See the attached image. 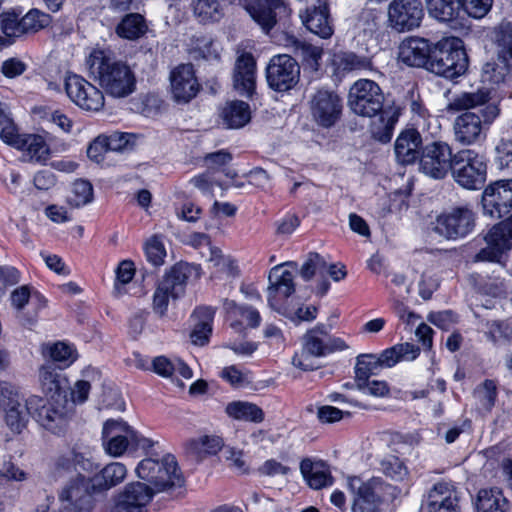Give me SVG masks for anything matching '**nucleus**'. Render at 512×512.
Listing matches in <instances>:
<instances>
[{
  "mask_svg": "<svg viewBox=\"0 0 512 512\" xmlns=\"http://www.w3.org/2000/svg\"><path fill=\"white\" fill-rule=\"evenodd\" d=\"M23 146L21 150H26L31 159L36 161L45 160L48 155V146L40 135L26 134L23 138Z\"/></svg>",
  "mask_w": 512,
  "mask_h": 512,
  "instance_id": "obj_52",
  "label": "nucleus"
},
{
  "mask_svg": "<svg viewBox=\"0 0 512 512\" xmlns=\"http://www.w3.org/2000/svg\"><path fill=\"white\" fill-rule=\"evenodd\" d=\"M384 94L380 86L369 79L356 81L348 93V106L359 116L374 117L379 115L378 122L371 125L373 137L387 143L391 140L398 115L389 110H383Z\"/></svg>",
  "mask_w": 512,
  "mask_h": 512,
  "instance_id": "obj_1",
  "label": "nucleus"
},
{
  "mask_svg": "<svg viewBox=\"0 0 512 512\" xmlns=\"http://www.w3.org/2000/svg\"><path fill=\"white\" fill-rule=\"evenodd\" d=\"M144 249L147 260L151 264L159 266L164 263L166 250L163 241L159 236H152L150 239H148L145 243Z\"/></svg>",
  "mask_w": 512,
  "mask_h": 512,
  "instance_id": "obj_55",
  "label": "nucleus"
},
{
  "mask_svg": "<svg viewBox=\"0 0 512 512\" xmlns=\"http://www.w3.org/2000/svg\"><path fill=\"white\" fill-rule=\"evenodd\" d=\"M41 403V398L31 396L28 399L20 397L18 394L7 398L3 405L4 420L8 428L16 434L22 432L26 427L29 416L35 412V405Z\"/></svg>",
  "mask_w": 512,
  "mask_h": 512,
  "instance_id": "obj_19",
  "label": "nucleus"
},
{
  "mask_svg": "<svg viewBox=\"0 0 512 512\" xmlns=\"http://www.w3.org/2000/svg\"><path fill=\"white\" fill-rule=\"evenodd\" d=\"M476 219L470 205L453 207L437 217L435 231L446 239L464 238L474 230Z\"/></svg>",
  "mask_w": 512,
  "mask_h": 512,
  "instance_id": "obj_10",
  "label": "nucleus"
},
{
  "mask_svg": "<svg viewBox=\"0 0 512 512\" xmlns=\"http://www.w3.org/2000/svg\"><path fill=\"white\" fill-rule=\"evenodd\" d=\"M346 484L352 495V512H380L381 504L397 493V488L381 477L364 480L360 476H348Z\"/></svg>",
  "mask_w": 512,
  "mask_h": 512,
  "instance_id": "obj_3",
  "label": "nucleus"
},
{
  "mask_svg": "<svg viewBox=\"0 0 512 512\" xmlns=\"http://www.w3.org/2000/svg\"><path fill=\"white\" fill-rule=\"evenodd\" d=\"M170 91L177 103H188L199 92L200 84L192 64H180L170 72Z\"/></svg>",
  "mask_w": 512,
  "mask_h": 512,
  "instance_id": "obj_21",
  "label": "nucleus"
},
{
  "mask_svg": "<svg viewBox=\"0 0 512 512\" xmlns=\"http://www.w3.org/2000/svg\"><path fill=\"white\" fill-rule=\"evenodd\" d=\"M433 49L428 40L419 37H408L401 42L398 48V59L411 67L428 68Z\"/></svg>",
  "mask_w": 512,
  "mask_h": 512,
  "instance_id": "obj_24",
  "label": "nucleus"
},
{
  "mask_svg": "<svg viewBox=\"0 0 512 512\" xmlns=\"http://www.w3.org/2000/svg\"><path fill=\"white\" fill-rule=\"evenodd\" d=\"M57 465L66 469H69L71 466H74L75 469L80 467L83 470H89L92 466V463L84 457L83 454L71 451L67 457H61L58 459Z\"/></svg>",
  "mask_w": 512,
  "mask_h": 512,
  "instance_id": "obj_63",
  "label": "nucleus"
},
{
  "mask_svg": "<svg viewBox=\"0 0 512 512\" xmlns=\"http://www.w3.org/2000/svg\"><path fill=\"white\" fill-rule=\"evenodd\" d=\"M45 350L54 362L60 363L63 367L70 366L78 358L75 347L61 341L47 345Z\"/></svg>",
  "mask_w": 512,
  "mask_h": 512,
  "instance_id": "obj_45",
  "label": "nucleus"
},
{
  "mask_svg": "<svg viewBox=\"0 0 512 512\" xmlns=\"http://www.w3.org/2000/svg\"><path fill=\"white\" fill-rule=\"evenodd\" d=\"M189 53L194 59H218L219 55L214 48L213 41L210 37L200 35L194 36L190 40Z\"/></svg>",
  "mask_w": 512,
  "mask_h": 512,
  "instance_id": "obj_47",
  "label": "nucleus"
},
{
  "mask_svg": "<svg viewBox=\"0 0 512 512\" xmlns=\"http://www.w3.org/2000/svg\"><path fill=\"white\" fill-rule=\"evenodd\" d=\"M151 370L163 378H172L176 373L185 379H190L192 370L180 359H170L157 356L151 362Z\"/></svg>",
  "mask_w": 512,
  "mask_h": 512,
  "instance_id": "obj_36",
  "label": "nucleus"
},
{
  "mask_svg": "<svg viewBox=\"0 0 512 512\" xmlns=\"http://www.w3.org/2000/svg\"><path fill=\"white\" fill-rule=\"evenodd\" d=\"M103 138L109 151L124 150L135 142V136L133 134L118 131L104 135Z\"/></svg>",
  "mask_w": 512,
  "mask_h": 512,
  "instance_id": "obj_59",
  "label": "nucleus"
},
{
  "mask_svg": "<svg viewBox=\"0 0 512 512\" xmlns=\"http://www.w3.org/2000/svg\"><path fill=\"white\" fill-rule=\"evenodd\" d=\"M343 102L334 91L318 89L309 99L312 121L319 127L329 129L336 125L342 116Z\"/></svg>",
  "mask_w": 512,
  "mask_h": 512,
  "instance_id": "obj_11",
  "label": "nucleus"
},
{
  "mask_svg": "<svg viewBox=\"0 0 512 512\" xmlns=\"http://www.w3.org/2000/svg\"><path fill=\"white\" fill-rule=\"evenodd\" d=\"M214 315L215 310L212 307L201 306L195 309L193 313L195 325L190 335L195 345L203 346L208 343Z\"/></svg>",
  "mask_w": 512,
  "mask_h": 512,
  "instance_id": "obj_31",
  "label": "nucleus"
},
{
  "mask_svg": "<svg viewBox=\"0 0 512 512\" xmlns=\"http://www.w3.org/2000/svg\"><path fill=\"white\" fill-rule=\"evenodd\" d=\"M428 13L431 17L449 22L454 20L459 12V0H426Z\"/></svg>",
  "mask_w": 512,
  "mask_h": 512,
  "instance_id": "obj_44",
  "label": "nucleus"
},
{
  "mask_svg": "<svg viewBox=\"0 0 512 512\" xmlns=\"http://www.w3.org/2000/svg\"><path fill=\"white\" fill-rule=\"evenodd\" d=\"M220 116L227 128L238 129L250 121V106L241 100L230 101L222 108Z\"/></svg>",
  "mask_w": 512,
  "mask_h": 512,
  "instance_id": "obj_32",
  "label": "nucleus"
},
{
  "mask_svg": "<svg viewBox=\"0 0 512 512\" xmlns=\"http://www.w3.org/2000/svg\"><path fill=\"white\" fill-rule=\"evenodd\" d=\"M0 479L5 481H24L27 479V473L10 459L4 460L0 466Z\"/></svg>",
  "mask_w": 512,
  "mask_h": 512,
  "instance_id": "obj_62",
  "label": "nucleus"
},
{
  "mask_svg": "<svg viewBox=\"0 0 512 512\" xmlns=\"http://www.w3.org/2000/svg\"><path fill=\"white\" fill-rule=\"evenodd\" d=\"M495 152L498 167L512 173V140L501 139L495 147Z\"/></svg>",
  "mask_w": 512,
  "mask_h": 512,
  "instance_id": "obj_56",
  "label": "nucleus"
},
{
  "mask_svg": "<svg viewBox=\"0 0 512 512\" xmlns=\"http://www.w3.org/2000/svg\"><path fill=\"white\" fill-rule=\"evenodd\" d=\"M478 512H507L509 502L498 488L481 489L477 495Z\"/></svg>",
  "mask_w": 512,
  "mask_h": 512,
  "instance_id": "obj_35",
  "label": "nucleus"
},
{
  "mask_svg": "<svg viewBox=\"0 0 512 512\" xmlns=\"http://www.w3.org/2000/svg\"><path fill=\"white\" fill-rule=\"evenodd\" d=\"M192 270L193 267L188 263H177L164 274L159 285L170 292L172 299H178L185 293Z\"/></svg>",
  "mask_w": 512,
  "mask_h": 512,
  "instance_id": "obj_28",
  "label": "nucleus"
},
{
  "mask_svg": "<svg viewBox=\"0 0 512 512\" xmlns=\"http://www.w3.org/2000/svg\"><path fill=\"white\" fill-rule=\"evenodd\" d=\"M300 472L307 485L314 490L329 487L333 484L329 466L323 460L304 458L300 462Z\"/></svg>",
  "mask_w": 512,
  "mask_h": 512,
  "instance_id": "obj_26",
  "label": "nucleus"
},
{
  "mask_svg": "<svg viewBox=\"0 0 512 512\" xmlns=\"http://www.w3.org/2000/svg\"><path fill=\"white\" fill-rule=\"evenodd\" d=\"M138 440V433L123 420L109 419L103 425L102 445L112 457L122 456Z\"/></svg>",
  "mask_w": 512,
  "mask_h": 512,
  "instance_id": "obj_14",
  "label": "nucleus"
},
{
  "mask_svg": "<svg viewBox=\"0 0 512 512\" xmlns=\"http://www.w3.org/2000/svg\"><path fill=\"white\" fill-rule=\"evenodd\" d=\"M476 395L479 398L482 407L487 411H491L495 405L497 397V385L495 381L490 379L485 380L476 390Z\"/></svg>",
  "mask_w": 512,
  "mask_h": 512,
  "instance_id": "obj_57",
  "label": "nucleus"
},
{
  "mask_svg": "<svg viewBox=\"0 0 512 512\" xmlns=\"http://www.w3.org/2000/svg\"><path fill=\"white\" fill-rule=\"evenodd\" d=\"M486 244L499 248L503 254L512 248V219L495 224L485 236Z\"/></svg>",
  "mask_w": 512,
  "mask_h": 512,
  "instance_id": "obj_39",
  "label": "nucleus"
},
{
  "mask_svg": "<svg viewBox=\"0 0 512 512\" xmlns=\"http://www.w3.org/2000/svg\"><path fill=\"white\" fill-rule=\"evenodd\" d=\"M483 214L493 219L509 215L512 211V180H501L488 185L481 198Z\"/></svg>",
  "mask_w": 512,
  "mask_h": 512,
  "instance_id": "obj_16",
  "label": "nucleus"
},
{
  "mask_svg": "<svg viewBox=\"0 0 512 512\" xmlns=\"http://www.w3.org/2000/svg\"><path fill=\"white\" fill-rule=\"evenodd\" d=\"M490 100V91L487 88H480L474 92H463L449 103V110L461 111V110H471L480 106L483 108Z\"/></svg>",
  "mask_w": 512,
  "mask_h": 512,
  "instance_id": "obj_37",
  "label": "nucleus"
},
{
  "mask_svg": "<svg viewBox=\"0 0 512 512\" xmlns=\"http://www.w3.org/2000/svg\"><path fill=\"white\" fill-rule=\"evenodd\" d=\"M256 85V61L252 54L237 57L233 72V87L242 96L251 97Z\"/></svg>",
  "mask_w": 512,
  "mask_h": 512,
  "instance_id": "obj_23",
  "label": "nucleus"
},
{
  "mask_svg": "<svg viewBox=\"0 0 512 512\" xmlns=\"http://www.w3.org/2000/svg\"><path fill=\"white\" fill-rule=\"evenodd\" d=\"M285 267H292L293 269H296L297 264L294 262H286L284 264L276 265L270 270L268 276V304L272 309L278 312L281 311V302L286 300L295 292L293 273Z\"/></svg>",
  "mask_w": 512,
  "mask_h": 512,
  "instance_id": "obj_17",
  "label": "nucleus"
},
{
  "mask_svg": "<svg viewBox=\"0 0 512 512\" xmlns=\"http://www.w3.org/2000/svg\"><path fill=\"white\" fill-rule=\"evenodd\" d=\"M384 475L394 481H403L408 476V469L404 462L396 456H387L380 463Z\"/></svg>",
  "mask_w": 512,
  "mask_h": 512,
  "instance_id": "obj_51",
  "label": "nucleus"
},
{
  "mask_svg": "<svg viewBox=\"0 0 512 512\" xmlns=\"http://www.w3.org/2000/svg\"><path fill=\"white\" fill-rule=\"evenodd\" d=\"M460 493L448 482H438L427 495L428 512H460Z\"/></svg>",
  "mask_w": 512,
  "mask_h": 512,
  "instance_id": "obj_22",
  "label": "nucleus"
},
{
  "mask_svg": "<svg viewBox=\"0 0 512 512\" xmlns=\"http://www.w3.org/2000/svg\"><path fill=\"white\" fill-rule=\"evenodd\" d=\"M301 18L306 28L315 35L326 39L333 34L328 5L323 0H318L317 5L308 7L305 14H301Z\"/></svg>",
  "mask_w": 512,
  "mask_h": 512,
  "instance_id": "obj_25",
  "label": "nucleus"
},
{
  "mask_svg": "<svg viewBox=\"0 0 512 512\" xmlns=\"http://www.w3.org/2000/svg\"><path fill=\"white\" fill-rule=\"evenodd\" d=\"M459 4L470 17L481 19L492 8L493 0H459Z\"/></svg>",
  "mask_w": 512,
  "mask_h": 512,
  "instance_id": "obj_58",
  "label": "nucleus"
},
{
  "mask_svg": "<svg viewBox=\"0 0 512 512\" xmlns=\"http://www.w3.org/2000/svg\"><path fill=\"white\" fill-rule=\"evenodd\" d=\"M422 143L421 135L414 129L402 132L395 142V155L402 164L414 163L419 157V147Z\"/></svg>",
  "mask_w": 512,
  "mask_h": 512,
  "instance_id": "obj_29",
  "label": "nucleus"
},
{
  "mask_svg": "<svg viewBox=\"0 0 512 512\" xmlns=\"http://www.w3.org/2000/svg\"><path fill=\"white\" fill-rule=\"evenodd\" d=\"M0 126V137L2 141L16 149H22V140L25 138L26 134H19L13 121L6 116L0 119Z\"/></svg>",
  "mask_w": 512,
  "mask_h": 512,
  "instance_id": "obj_54",
  "label": "nucleus"
},
{
  "mask_svg": "<svg viewBox=\"0 0 512 512\" xmlns=\"http://www.w3.org/2000/svg\"><path fill=\"white\" fill-rule=\"evenodd\" d=\"M73 414V402L66 394L59 393L47 400L41 398V403L35 405L34 417L46 430L60 434L66 430Z\"/></svg>",
  "mask_w": 512,
  "mask_h": 512,
  "instance_id": "obj_9",
  "label": "nucleus"
},
{
  "mask_svg": "<svg viewBox=\"0 0 512 512\" xmlns=\"http://www.w3.org/2000/svg\"><path fill=\"white\" fill-rule=\"evenodd\" d=\"M379 368H381V365L375 355L364 354L358 356L355 366L356 384L359 385V382L369 380V377L376 374Z\"/></svg>",
  "mask_w": 512,
  "mask_h": 512,
  "instance_id": "obj_48",
  "label": "nucleus"
},
{
  "mask_svg": "<svg viewBox=\"0 0 512 512\" xmlns=\"http://www.w3.org/2000/svg\"><path fill=\"white\" fill-rule=\"evenodd\" d=\"M357 387L363 393L375 397H384L389 393V387L385 381L367 380L365 382H359V385H357Z\"/></svg>",
  "mask_w": 512,
  "mask_h": 512,
  "instance_id": "obj_64",
  "label": "nucleus"
},
{
  "mask_svg": "<svg viewBox=\"0 0 512 512\" xmlns=\"http://www.w3.org/2000/svg\"><path fill=\"white\" fill-rule=\"evenodd\" d=\"M193 11L202 23L217 21L222 16L220 0H194Z\"/></svg>",
  "mask_w": 512,
  "mask_h": 512,
  "instance_id": "obj_46",
  "label": "nucleus"
},
{
  "mask_svg": "<svg viewBox=\"0 0 512 512\" xmlns=\"http://www.w3.org/2000/svg\"><path fill=\"white\" fill-rule=\"evenodd\" d=\"M346 348L347 345L341 338L330 335L327 325L317 324L303 335L302 350L295 353L292 364L303 371L314 370L317 368L314 358Z\"/></svg>",
  "mask_w": 512,
  "mask_h": 512,
  "instance_id": "obj_4",
  "label": "nucleus"
},
{
  "mask_svg": "<svg viewBox=\"0 0 512 512\" xmlns=\"http://www.w3.org/2000/svg\"><path fill=\"white\" fill-rule=\"evenodd\" d=\"M486 335L492 342L501 339H510L512 337V329L502 321H492L487 323Z\"/></svg>",
  "mask_w": 512,
  "mask_h": 512,
  "instance_id": "obj_61",
  "label": "nucleus"
},
{
  "mask_svg": "<svg viewBox=\"0 0 512 512\" xmlns=\"http://www.w3.org/2000/svg\"><path fill=\"white\" fill-rule=\"evenodd\" d=\"M452 176L456 183L469 190L480 189L487 178V160L472 149H462L454 154Z\"/></svg>",
  "mask_w": 512,
  "mask_h": 512,
  "instance_id": "obj_8",
  "label": "nucleus"
},
{
  "mask_svg": "<svg viewBox=\"0 0 512 512\" xmlns=\"http://www.w3.org/2000/svg\"><path fill=\"white\" fill-rule=\"evenodd\" d=\"M284 46L290 48L304 65H307L312 70H317L322 56V49L301 41L293 35H285Z\"/></svg>",
  "mask_w": 512,
  "mask_h": 512,
  "instance_id": "obj_30",
  "label": "nucleus"
},
{
  "mask_svg": "<svg viewBox=\"0 0 512 512\" xmlns=\"http://www.w3.org/2000/svg\"><path fill=\"white\" fill-rule=\"evenodd\" d=\"M299 74L298 63L287 54L274 56L266 68L267 83L271 89L278 92L293 88L298 83Z\"/></svg>",
  "mask_w": 512,
  "mask_h": 512,
  "instance_id": "obj_15",
  "label": "nucleus"
},
{
  "mask_svg": "<svg viewBox=\"0 0 512 512\" xmlns=\"http://www.w3.org/2000/svg\"><path fill=\"white\" fill-rule=\"evenodd\" d=\"M420 354L418 346L411 343H401L384 350L378 357L381 367H393L401 361H412Z\"/></svg>",
  "mask_w": 512,
  "mask_h": 512,
  "instance_id": "obj_33",
  "label": "nucleus"
},
{
  "mask_svg": "<svg viewBox=\"0 0 512 512\" xmlns=\"http://www.w3.org/2000/svg\"><path fill=\"white\" fill-rule=\"evenodd\" d=\"M497 104H489L480 110V114L466 111L454 121L455 140L462 145H473L485 139L486 131L499 116Z\"/></svg>",
  "mask_w": 512,
  "mask_h": 512,
  "instance_id": "obj_7",
  "label": "nucleus"
},
{
  "mask_svg": "<svg viewBox=\"0 0 512 512\" xmlns=\"http://www.w3.org/2000/svg\"><path fill=\"white\" fill-rule=\"evenodd\" d=\"M388 27L398 33L409 32L421 25L424 8L421 0H392L387 9Z\"/></svg>",
  "mask_w": 512,
  "mask_h": 512,
  "instance_id": "obj_12",
  "label": "nucleus"
},
{
  "mask_svg": "<svg viewBox=\"0 0 512 512\" xmlns=\"http://www.w3.org/2000/svg\"><path fill=\"white\" fill-rule=\"evenodd\" d=\"M136 474L153 486V488L150 487L153 495L184 484L178 463L171 454H165L161 458L152 456L144 458L137 465Z\"/></svg>",
  "mask_w": 512,
  "mask_h": 512,
  "instance_id": "obj_5",
  "label": "nucleus"
},
{
  "mask_svg": "<svg viewBox=\"0 0 512 512\" xmlns=\"http://www.w3.org/2000/svg\"><path fill=\"white\" fill-rule=\"evenodd\" d=\"M153 498V491L145 483L127 484L120 492L110 512H148L147 506Z\"/></svg>",
  "mask_w": 512,
  "mask_h": 512,
  "instance_id": "obj_20",
  "label": "nucleus"
},
{
  "mask_svg": "<svg viewBox=\"0 0 512 512\" xmlns=\"http://www.w3.org/2000/svg\"><path fill=\"white\" fill-rule=\"evenodd\" d=\"M39 382L43 392L47 395L66 394L64 390L66 380L56 371L52 364H45L40 367Z\"/></svg>",
  "mask_w": 512,
  "mask_h": 512,
  "instance_id": "obj_42",
  "label": "nucleus"
},
{
  "mask_svg": "<svg viewBox=\"0 0 512 512\" xmlns=\"http://www.w3.org/2000/svg\"><path fill=\"white\" fill-rule=\"evenodd\" d=\"M127 475V468L120 462L107 464L97 475L94 476L93 486L101 489H110L124 481Z\"/></svg>",
  "mask_w": 512,
  "mask_h": 512,
  "instance_id": "obj_38",
  "label": "nucleus"
},
{
  "mask_svg": "<svg viewBox=\"0 0 512 512\" xmlns=\"http://www.w3.org/2000/svg\"><path fill=\"white\" fill-rule=\"evenodd\" d=\"M222 440L217 436H202L187 443L188 453L197 460L214 455L222 448Z\"/></svg>",
  "mask_w": 512,
  "mask_h": 512,
  "instance_id": "obj_43",
  "label": "nucleus"
},
{
  "mask_svg": "<svg viewBox=\"0 0 512 512\" xmlns=\"http://www.w3.org/2000/svg\"><path fill=\"white\" fill-rule=\"evenodd\" d=\"M65 89L68 97L84 110L97 112L104 106L102 91L81 76H68Z\"/></svg>",
  "mask_w": 512,
  "mask_h": 512,
  "instance_id": "obj_18",
  "label": "nucleus"
},
{
  "mask_svg": "<svg viewBox=\"0 0 512 512\" xmlns=\"http://www.w3.org/2000/svg\"><path fill=\"white\" fill-rule=\"evenodd\" d=\"M91 77L111 97L125 98L136 89V76L124 61L117 60L108 50L95 48L86 58Z\"/></svg>",
  "mask_w": 512,
  "mask_h": 512,
  "instance_id": "obj_2",
  "label": "nucleus"
},
{
  "mask_svg": "<svg viewBox=\"0 0 512 512\" xmlns=\"http://www.w3.org/2000/svg\"><path fill=\"white\" fill-rule=\"evenodd\" d=\"M22 29L24 34L36 33L50 23V16L38 9H31L22 18Z\"/></svg>",
  "mask_w": 512,
  "mask_h": 512,
  "instance_id": "obj_49",
  "label": "nucleus"
},
{
  "mask_svg": "<svg viewBox=\"0 0 512 512\" xmlns=\"http://www.w3.org/2000/svg\"><path fill=\"white\" fill-rule=\"evenodd\" d=\"M22 22L15 13H5L1 18V30L7 38L20 37L24 34Z\"/></svg>",
  "mask_w": 512,
  "mask_h": 512,
  "instance_id": "obj_60",
  "label": "nucleus"
},
{
  "mask_svg": "<svg viewBox=\"0 0 512 512\" xmlns=\"http://www.w3.org/2000/svg\"><path fill=\"white\" fill-rule=\"evenodd\" d=\"M147 31V25L142 15L131 13L126 15L116 27V34L127 40H137Z\"/></svg>",
  "mask_w": 512,
  "mask_h": 512,
  "instance_id": "obj_41",
  "label": "nucleus"
},
{
  "mask_svg": "<svg viewBox=\"0 0 512 512\" xmlns=\"http://www.w3.org/2000/svg\"><path fill=\"white\" fill-rule=\"evenodd\" d=\"M226 413L236 420L261 423L264 420L263 410L254 403L246 401H234L225 409Z\"/></svg>",
  "mask_w": 512,
  "mask_h": 512,
  "instance_id": "obj_40",
  "label": "nucleus"
},
{
  "mask_svg": "<svg viewBox=\"0 0 512 512\" xmlns=\"http://www.w3.org/2000/svg\"><path fill=\"white\" fill-rule=\"evenodd\" d=\"M326 267L327 263L321 255L318 253H310L301 266L299 273L305 281H309L316 274H324Z\"/></svg>",
  "mask_w": 512,
  "mask_h": 512,
  "instance_id": "obj_53",
  "label": "nucleus"
},
{
  "mask_svg": "<svg viewBox=\"0 0 512 512\" xmlns=\"http://www.w3.org/2000/svg\"><path fill=\"white\" fill-rule=\"evenodd\" d=\"M282 0H258L256 5L247 9L252 19L268 32L276 23L274 10L282 6Z\"/></svg>",
  "mask_w": 512,
  "mask_h": 512,
  "instance_id": "obj_34",
  "label": "nucleus"
},
{
  "mask_svg": "<svg viewBox=\"0 0 512 512\" xmlns=\"http://www.w3.org/2000/svg\"><path fill=\"white\" fill-rule=\"evenodd\" d=\"M491 41L499 62L512 68V22L503 20L493 27Z\"/></svg>",
  "mask_w": 512,
  "mask_h": 512,
  "instance_id": "obj_27",
  "label": "nucleus"
},
{
  "mask_svg": "<svg viewBox=\"0 0 512 512\" xmlns=\"http://www.w3.org/2000/svg\"><path fill=\"white\" fill-rule=\"evenodd\" d=\"M93 199V187L86 180H77L72 186V195L68 198V202L73 207H81L90 203Z\"/></svg>",
  "mask_w": 512,
  "mask_h": 512,
  "instance_id": "obj_50",
  "label": "nucleus"
},
{
  "mask_svg": "<svg viewBox=\"0 0 512 512\" xmlns=\"http://www.w3.org/2000/svg\"><path fill=\"white\" fill-rule=\"evenodd\" d=\"M468 67V58L457 38L440 41L432 51L428 63V70L432 73L453 79L465 73Z\"/></svg>",
  "mask_w": 512,
  "mask_h": 512,
  "instance_id": "obj_6",
  "label": "nucleus"
},
{
  "mask_svg": "<svg viewBox=\"0 0 512 512\" xmlns=\"http://www.w3.org/2000/svg\"><path fill=\"white\" fill-rule=\"evenodd\" d=\"M454 155L451 147L442 141H434L423 147L419 159L420 170L434 179H443L452 170Z\"/></svg>",
  "mask_w": 512,
  "mask_h": 512,
  "instance_id": "obj_13",
  "label": "nucleus"
}]
</instances>
